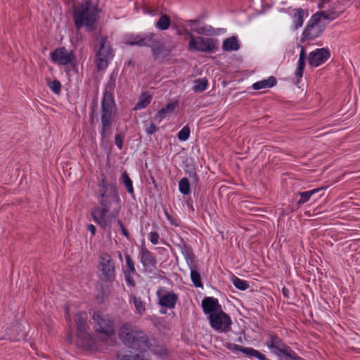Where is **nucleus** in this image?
<instances>
[{
	"label": "nucleus",
	"mask_w": 360,
	"mask_h": 360,
	"mask_svg": "<svg viewBox=\"0 0 360 360\" xmlns=\"http://www.w3.org/2000/svg\"><path fill=\"white\" fill-rule=\"evenodd\" d=\"M23 335H24V333L20 335L19 333H18V334L14 336H13L12 334L8 335V338L18 340L19 338L22 337Z\"/></svg>",
	"instance_id": "nucleus-55"
},
{
	"label": "nucleus",
	"mask_w": 360,
	"mask_h": 360,
	"mask_svg": "<svg viewBox=\"0 0 360 360\" xmlns=\"http://www.w3.org/2000/svg\"><path fill=\"white\" fill-rule=\"evenodd\" d=\"M172 28H174L175 30H176V34L179 36L183 35V34L188 35V33H190L186 29H185L184 30H181L179 29H178L177 26H172Z\"/></svg>",
	"instance_id": "nucleus-52"
},
{
	"label": "nucleus",
	"mask_w": 360,
	"mask_h": 360,
	"mask_svg": "<svg viewBox=\"0 0 360 360\" xmlns=\"http://www.w3.org/2000/svg\"><path fill=\"white\" fill-rule=\"evenodd\" d=\"M305 60L306 59L302 58H299L298 60L297 67L295 71V75L297 78L302 77L304 69L305 67Z\"/></svg>",
	"instance_id": "nucleus-38"
},
{
	"label": "nucleus",
	"mask_w": 360,
	"mask_h": 360,
	"mask_svg": "<svg viewBox=\"0 0 360 360\" xmlns=\"http://www.w3.org/2000/svg\"><path fill=\"white\" fill-rule=\"evenodd\" d=\"M93 320L96 331L108 337L114 333V321L108 315L96 311L94 313Z\"/></svg>",
	"instance_id": "nucleus-8"
},
{
	"label": "nucleus",
	"mask_w": 360,
	"mask_h": 360,
	"mask_svg": "<svg viewBox=\"0 0 360 360\" xmlns=\"http://www.w3.org/2000/svg\"><path fill=\"white\" fill-rule=\"evenodd\" d=\"M129 64L131 65L132 64V61L131 60L129 61Z\"/></svg>",
	"instance_id": "nucleus-64"
},
{
	"label": "nucleus",
	"mask_w": 360,
	"mask_h": 360,
	"mask_svg": "<svg viewBox=\"0 0 360 360\" xmlns=\"http://www.w3.org/2000/svg\"><path fill=\"white\" fill-rule=\"evenodd\" d=\"M340 5V1H336L335 3L333 4V5L330 6V8L328 9L337 11V8Z\"/></svg>",
	"instance_id": "nucleus-56"
},
{
	"label": "nucleus",
	"mask_w": 360,
	"mask_h": 360,
	"mask_svg": "<svg viewBox=\"0 0 360 360\" xmlns=\"http://www.w3.org/2000/svg\"><path fill=\"white\" fill-rule=\"evenodd\" d=\"M190 41L188 49L193 51L203 53H212L217 49L216 42L217 39L214 38L195 37L192 33H188Z\"/></svg>",
	"instance_id": "nucleus-6"
},
{
	"label": "nucleus",
	"mask_w": 360,
	"mask_h": 360,
	"mask_svg": "<svg viewBox=\"0 0 360 360\" xmlns=\"http://www.w3.org/2000/svg\"><path fill=\"white\" fill-rule=\"evenodd\" d=\"M331 0H321L318 4V8L319 9H323L326 8V5L328 4Z\"/></svg>",
	"instance_id": "nucleus-51"
},
{
	"label": "nucleus",
	"mask_w": 360,
	"mask_h": 360,
	"mask_svg": "<svg viewBox=\"0 0 360 360\" xmlns=\"http://www.w3.org/2000/svg\"><path fill=\"white\" fill-rule=\"evenodd\" d=\"M165 214H166V216H167V219L170 221V223H171L172 224H173V225H174V226H179V224H177V223L175 221L174 219L172 216H170V215L169 214V213H168V212H165Z\"/></svg>",
	"instance_id": "nucleus-54"
},
{
	"label": "nucleus",
	"mask_w": 360,
	"mask_h": 360,
	"mask_svg": "<svg viewBox=\"0 0 360 360\" xmlns=\"http://www.w3.org/2000/svg\"><path fill=\"white\" fill-rule=\"evenodd\" d=\"M330 57L328 48L316 49L309 54L308 61L311 66L318 67L324 63Z\"/></svg>",
	"instance_id": "nucleus-14"
},
{
	"label": "nucleus",
	"mask_w": 360,
	"mask_h": 360,
	"mask_svg": "<svg viewBox=\"0 0 360 360\" xmlns=\"http://www.w3.org/2000/svg\"><path fill=\"white\" fill-rule=\"evenodd\" d=\"M87 229L91 232L92 235L95 234L96 227L93 224L88 225Z\"/></svg>",
	"instance_id": "nucleus-57"
},
{
	"label": "nucleus",
	"mask_w": 360,
	"mask_h": 360,
	"mask_svg": "<svg viewBox=\"0 0 360 360\" xmlns=\"http://www.w3.org/2000/svg\"><path fill=\"white\" fill-rule=\"evenodd\" d=\"M232 282L236 288L241 290H245L250 287L249 283L246 281L242 280L237 276L232 278Z\"/></svg>",
	"instance_id": "nucleus-33"
},
{
	"label": "nucleus",
	"mask_w": 360,
	"mask_h": 360,
	"mask_svg": "<svg viewBox=\"0 0 360 360\" xmlns=\"http://www.w3.org/2000/svg\"><path fill=\"white\" fill-rule=\"evenodd\" d=\"M209 320L211 326L214 329L217 330H221L224 332L229 330L232 323L228 314L222 310H220L219 313L210 314Z\"/></svg>",
	"instance_id": "nucleus-11"
},
{
	"label": "nucleus",
	"mask_w": 360,
	"mask_h": 360,
	"mask_svg": "<svg viewBox=\"0 0 360 360\" xmlns=\"http://www.w3.org/2000/svg\"><path fill=\"white\" fill-rule=\"evenodd\" d=\"M124 136L122 134H116L115 137V143L116 146L119 148V149H122L123 148V139Z\"/></svg>",
	"instance_id": "nucleus-42"
},
{
	"label": "nucleus",
	"mask_w": 360,
	"mask_h": 360,
	"mask_svg": "<svg viewBox=\"0 0 360 360\" xmlns=\"http://www.w3.org/2000/svg\"><path fill=\"white\" fill-rule=\"evenodd\" d=\"M292 27L297 30L301 27L304 22V11L302 8H296L292 10Z\"/></svg>",
	"instance_id": "nucleus-20"
},
{
	"label": "nucleus",
	"mask_w": 360,
	"mask_h": 360,
	"mask_svg": "<svg viewBox=\"0 0 360 360\" xmlns=\"http://www.w3.org/2000/svg\"><path fill=\"white\" fill-rule=\"evenodd\" d=\"M194 32L198 33V34H205L208 35L213 32V28L211 26L207 27H200L193 30Z\"/></svg>",
	"instance_id": "nucleus-40"
},
{
	"label": "nucleus",
	"mask_w": 360,
	"mask_h": 360,
	"mask_svg": "<svg viewBox=\"0 0 360 360\" xmlns=\"http://www.w3.org/2000/svg\"><path fill=\"white\" fill-rule=\"evenodd\" d=\"M151 98L152 96L148 95L146 92H143L134 109L137 110L145 108L150 103Z\"/></svg>",
	"instance_id": "nucleus-28"
},
{
	"label": "nucleus",
	"mask_w": 360,
	"mask_h": 360,
	"mask_svg": "<svg viewBox=\"0 0 360 360\" xmlns=\"http://www.w3.org/2000/svg\"><path fill=\"white\" fill-rule=\"evenodd\" d=\"M119 335L124 344L128 347L136 350H145L148 347V339L147 335L131 325L125 324L122 326L120 330Z\"/></svg>",
	"instance_id": "nucleus-3"
},
{
	"label": "nucleus",
	"mask_w": 360,
	"mask_h": 360,
	"mask_svg": "<svg viewBox=\"0 0 360 360\" xmlns=\"http://www.w3.org/2000/svg\"><path fill=\"white\" fill-rule=\"evenodd\" d=\"M244 354H245L246 355H248L250 356H253V357H256L259 360H264V355L262 354L260 352L252 348V347H250V348H247L245 351H244Z\"/></svg>",
	"instance_id": "nucleus-35"
},
{
	"label": "nucleus",
	"mask_w": 360,
	"mask_h": 360,
	"mask_svg": "<svg viewBox=\"0 0 360 360\" xmlns=\"http://www.w3.org/2000/svg\"><path fill=\"white\" fill-rule=\"evenodd\" d=\"M190 136V128L188 126L184 127L178 133L177 136L180 141H186Z\"/></svg>",
	"instance_id": "nucleus-37"
},
{
	"label": "nucleus",
	"mask_w": 360,
	"mask_h": 360,
	"mask_svg": "<svg viewBox=\"0 0 360 360\" xmlns=\"http://www.w3.org/2000/svg\"><path fill=\"white\" fill-rule=\"evenodd\" d=\"M188 177L192 180L193 183H196L198 180V176L196 174L195 169L192 168L190 170H186Z\"/></svg>",
	"instance_id": "nucleus-43"
},
{
	"label": "nucleus",
	"mask_w": 360,
	"mask_h": 360,
	"mask_svg": "<svg viewBox=\"0 0 360 360\" xmlns=\"http://www.w3.org/2000/svg\"><path fill=\"white\" fill-rule=\"evenodd\" d=\"M51 58L55 63L61 65L72 64L75 61V56L72 51H68L65 46H60L53 51Z\"/></svg>",
	"instance_id": "nucleus-10"
},
{
	"label": "nucleus",
	"mask_w": 360,
	"mask_h": 360,
	"mask_svg": "<svg viewBox=\"0 0 360 360\" xmlns=\"http://www.w3.org/2000/svg\"><path fill=\"white\" fill-rule=\"evenodd\" d=\"M266 345L274 353L283 354L285 357L292 350L276 335H269Z\"/></svg>",
	"instance_id": "nucleus-13"
},
{
	"label": "nucleus",
	"mask_w": 360,
	"mask_h": 360,
	"mask_svg": "<svg viewBox=\"0 0 360 360\" xmlns=\"http://www.w3.org/2000/svg\"><path fill=\"white\" fill-rule=\"evenodd\" d=\"M181 250L184 256L187 263L189 264L193 262L194 259V255L192 252L191 248L188 246L186 243L184 241L181 242V245H180Z\"/></svg>",
	"instance_id": "nucleus-29"
},
{
	"label": "nucleus",
	"mask_w": 360,
	"mask_h": 360,
	"mask_svg": "<svg viewBox=\"0 0 360 360\" xmlns=\"http://www.w3.org/2000/svg\"><path fill=\"white\" fill-rule=\"evenodd\" d=\"M132 273L124 272L125 280L128 285L131 286H135V281L131 276Z\"/></svg>",
	"instance_id": "nucleus-45"
},
{
	"label": "nucleus",
	"mask_w": 360,
	"mask_h": 360,
	"mask_svg": "<svg viewBox=\"0 0 360 360\" xmlns=\"http://www.w3.org/2000/svg\"><path fill=\"white\" fill-rule=\"evenodd\" d=\"M115 86V79L111 76L110 77L109 82L106 84V88L112 89Z\"/></svg>",
	"instance_id": "nucleus-50"
},
{
	"label": "nucleus",
	"mask_w": 360,
	"mask_h": 360,
	"mask_svg": "<svg viewBox=\"0 0 360 360\" xmlns=\"http://www.w3.org/2000/svg\"><path fill=\"white\" fill-rule=\"evenodd\" d=\"M99 259L103 279L109 282L113 281L115 278V263L111 257L107 253H103Z\"/></svg>",
	"instance_id": "nucleus-12"
},
{
	"label": "nucleus",
	"mask_w": 360,
	"mask_h": 360,
	"mask_svg": "<svg viewBox=\"0 0 360 360\" xmlns=\"http://www.w3.org/2000/svg\"><path fill=\"white\" fill-rule=\"evenodd\" d=\"M87 314L81 311L75 315V322L77 327V344L79 347L84 349H90L93 347L94 341L91 335L88 333L87 329Z\"/></svg>",
	"instance_id": "nucleus-5"
},
{
	"label": "nucleus",
	"mask_w": 360,
	"mask_h": 360,
	"mask_svg": "<svg viewBox=\"0 0 360 360\" xmlns=\"http://www.w3.org/2000/svg\"><path fill=\"white\" fill-rule=\"evenodd\" d=\"M139 39H141V34H133V35H131L129 37V38L127 39V41H126V44L131 46H139Z\"/></svg>",
	"instance_id": "nucleus-39"
},
{
	"label": "nucleus",
	"mask_w": 360,
	"mask_h": 360,
	"mask_svg": "<svg viewBox=\"0 0 360 360\" xmlns=\"http://www.w3.org/2000/svg\"><path fill=\"white\" fill-rule=\"evenodd\" d=\"M158 130V127L151 123L150 125L147 128L146 131L148 134H153Z\"/></svg>",
	"instance_id": "nucleus-49"
},
{
	"label": "nucleus",
	"mask_w": 360,
	"mask_h": 360,
	"mask_svg": "<svg viewBox=\"0 0 360 360\" xmlns=\"http://www.w3.org/2000/svg\"><path fill=\"white\" fill-rule=\"evenodd\" d=\"M208 85V82L206 79H197L195 80V84L192 90H205Z\"/></svg>",
	"instance_id": "nucleus-34"
},
{
	"label": "nucleus",
	"mask_w": 360,
	"mask_h": 360,
	"mask_svg": "<svg viewBox=\"0 0 360 360\" xmlns=\"http://www.w3.org/2000/svg\"><path fill=\"white\" fill-rule=\"evenodd\" d=\"M321 190H323V188H315V189H313L311 191L299 192L298 195H300V198L297 201V205H303V204L306 203L307 202H308L309 200V199L311 198V197L313 195L319 193Z\"/></svg>",
	"instance_id": "nucleus-26"
},
{
	"label": "nucleus",
	"mask_w": 360,
	"mask_h": 360,
	"mask_svg": "<svg viewBox=\"0 0 360 360\" xmlns=\"http://www.w3.org/2000/svg\"><path fill=\"white\" fill-rule=\"evenodd\" d=\"M99 204L91 213L94 220L101 227L111 230L113 220H115L120 210V198L115 183H108L102 179L99 183Z\"/></svg>",
	"instance_id": "nucleus-1"
},
{
	"label": "nucleus",
	"mask_w": 360,
	"mask_h": 360,
	"mask_svg": "<svg viewBox=\"0 0 360 360\" xmlns=\"http://www.w3.org/2000/svg\"><path fill=\"white\" fill-rule=\"evenodd\" d=\"M287 292H288V290H287L286 288H283V295H284L285 297H287V296H288Z\"/></svg>",
	"instance_id": "nucleus-61"
},
{
	"label": "nucleus",
	"mask_w": 360,
	"mask_h": 360,
	"mask_svg": "<svg viewBox=\"0 0 360 360\" xmlns=\"http://www.w3.org/2000/svg\"><path fill=\"white\" fill-rule=\"evenodd\" d=\"M117 221V224L120 226V229H121V231H122V234L127 237V238H129V231L125 229V227L124 226L121 220L120 219H115V220H113V221Z\"/></svg>",
	"instance_id": "nucleus-47"
},
{
	"label": "nucleus",
	"mask_w": 360,
	"mask_h": 360,
	"mask_svg": "<svg viewBox=\"0 0 360 360\" xmlns=\"http://www.w3.org/2000/svg\"><path fill=\"white\" fill-rule=\"evenodd\" d=\"M118 257H119L120 260L122 261V255L120 252H118Z\"/></svg>",
	"instance_id": "nucleus-62"
},
{
	"label": "nucleus",
	"mask_w": 360,
	"mask_h": 360,
	"mask_svg": "<svg viewBox=\"0 0 360 360\" xmlns=\"http://www.w3.org/2000/svg\"><path fill=\"white\" fill-rule=\"evenodd\" d=\"M122 360H143L140 358L139 354H136L134 355H124Z\"/></svg>",
	"instance_id": "nucleus-48"
},
{
	"label": "nucleus",
	"mask_w": 360,
	"mask_h": 360,
	"mask_svg": "<svg viewBox=\"0 0 360 360\" xmlns=\"http://www.w3.org/2000/svg\"><path fill=\"white\" fill-rule=\"evenodd\" d=\"M202 307L205 314H214V311L220 307L217 299L212 297H207L202 301Z\"/></svg>",
	"instance_id": "nucleus-18"
},
{
	"label": "nucleus",
	"mask_w": 360,
	"mask_h": 360,
	"mask_svg": "<svg viewBox=\"0 0 360 360\" xmlns=\"http://www.w3.org/2000/svg\"><path fill=\"white\" fill-rule=\"evenodd\" d=\"M276 83V78L274 76H270L266 79H263L254 83L252 86L255 90H259L261 89L271 88L274 86Z\"/></svg>",
	"instance_id": "nucleus-24"
},
{
	"label": "nucleus",
	"mask_w": 360,
	"mask_h": 360,
	"mask_svg": "<svg viewBox=\"0 0 360 360\" xmlns=\"http://www.w3.org/2000/svg\"><path fill=\"white\" fill-rule=\"evenodd\" d=\"M300 47H301V50H300L299 58L306 59V58H307V53H306L305 49L302 46H300Z\"/></svg>",
	"instance_id": "nucleus-53"
},
{
	"label": "nucleus",
	"mask_w": 360,
	"mask_h": 360,
	"mask_svg": "<svg viewBox=\"0 0 360 360\" xmlns=\"http://www.w3.org/2000/svg\"><path fill=\"white\" fill-rule=\"evenodd\" d=\"M99 12L100 10L96 6H93L91 0H87L78 7H75L72 18L77 30L86 27L89 31L95 30Z\"/></svg>",
	"instance_id": "nucleus-2"
},
{
	"label": "nucleus",
	"mask_w": 360,
	"mask_h": 360,
	"mask_svg": "<svg viewBox=\"0 0 360 360\" xmlns=\"http://www.w3.org/2000/svg\"><path fill=\"white\" fill-rule=\"evenodd\" d=\"M101 135L102 138L110 135V128L115 120L116 108L114 98L111 91H104L101 104Z\"/></svg>",
	"instance_id": "nucleus-4"
},
{
	"label": "nucleus",
	"mask_w": 360,
	"mask_h": 360,
	"mask_svg": "<svg viewBox=\"0 0 360 360\" xmlns=\"http://www.w3.org/2000/svg\"><path fill=\"white\" fill-rule=\"evenodd\" d=\"M140 258L143 266L146 268L153 267L156 264V259L153 257V253L146 248H141Z\"/></svg>",
	"instance_id": "nucleus-19"
},
{
	"label": "nucleus",
	"mask_w": 360,
	"mask_h": 360,
	"mask_svg": "<svg viewBox=\"0 0 360 360\" xmlns=\"http://www.w3.org/2000/svg\"><path fill=\"white\" fill-rule=\"evenodd\" d=\"M190 269H191V278L193 285L195 287L202 288L203 286L202 283L201 281V276L198 271L196 270L194 265H191L189 264Z\"/></svg>",
	"instance_id": "nucleus-30"
},
{
	"label": "nucleus",
	"mask_w": 360,
	"mask_h": 360,
	"mask_svg": "<svg viewBox=\"0 0 360 360\" xmlns=\"http://www.w3.org/2000/svg\"><path fill=\"white\" fill-rule=\"evenodd\" d=\"M342 11H334L331 9H326L321 11H317L311 15L312 18H316V21L320 23H323L322 20H328L332 21L338 18L342 13Z\"/></svg>",
	"instance_id": "nucleus-16"
},
{
	"label": "nucleus",
	"mask_w": 360,
	"mask_h": 360,
	"mask_svg": "<svg viewBox=\"0 0 360 360\" xmlns=\"http://www.w3.org/2000/svg\"><path fill=\"white\" fill-rule=\"evenodd\" d=\"M179 191L183 195H188L191 193L190 182L188 178H182L179 182Z\"/></svg>",
	"instance_id": "nucleus-32"
},
{
	"label": "nucleus",
	"mask_w": 360,
	"mask_h": 360,
	"mask_svg": "<svg viewBox=\"0 0 360 360\" xmlns=\"http://www.w3.org/2000/svg\"><path fill=\"white\" fill-rule=\"evenodd\" d=\"M122 180L123 184L125 186V188H127V192L131 194L132 196L134 195V191L132 184V181L131 180L129 176L127 173V172H124L122 174Z\"/></svg>",
	"instance_id": "nucleus-31"
},
{
	"label": "nucleus",
	"mask_w": 360,
	"mask_h": 360,
	"mask_svg": "<svg viewBox=\"0 0 360 360\" xmlns=\"http://www.w3.org/2000/svg\"><path fill=\"white\" fill-rule=\"evenodd\" d=\"M179 102L177 101L168 103L165 107L160 110L155 115L157 118L160 120L165 119L167 115H171L178 107Z\"/></svg>",
	"instance_id": "nucleus-21"
},
{
	"label": "nucleus",
	"mask_w": 360,
	"mask_h": 360,
	"mask_svg": "<svg viewBox=\"0 0 360 360\" xmlns=\"http://www.w3.org/2000/svg\"><path fill=\"white\" fill-rule=\"evenodd\" d=\"M326 27V25L325 23H320L319 21H316V18L311 17L302 33L300 42L304 43L307 41L314 40L320 37L323 34Z\"/></svg>",
	"instance_id": "nucleus-9"
},
{
	"label": "nucleus",
	"mask_w": 360,
	"mask_h": 360,
	"mask_svg": "<svg viewBox=\"0 0 360 360\" xmlns=\"http://www.w3.org/2000/svg\"><path fill=\"white\" fill-rule=\"evenodd\" d=\"M151 52L154 60H157L160 58L168 57L172 52V49L167 47L165 43L158 37L156 42L154 43L151 48Z\"/></svg>",
	"instance_id": "nucleus-15"
},
{
	"label": "nucleus",
	"mask_w": 360,
	"mask_h": 360,
	"mask_svg": "<svg viewBox=\"0 0 360 360\" xmlns=\"http://www.w3.org/2000/svg\"><path fill=\"white\" fill-rule=\"evenodd\" d=\"M99 49L96 53V64L98 70L105 69L108 61L113 58V51L106 37H101L99 39Z\"/></svg>",
	"instance_id": "nucleus-7"
},
{
	"label": "nucleus",
	"mask_w": 360,
	"mask_h": 360,
	"mask_svg": "<svg viewBox=\"0 0 360 360\" xmlns=\"http://www.w3.org/2000/svg\"><path fill=\"white\" fill-rule=\"evenodd\" d=\"M227 348L229 349H230V350L240 351V352H242L244 354V351L248 347H242L240 345H236V344H233V343H229V344H228Z\"/></svg>",
	"instance_id": "nucleus-44"
},
{
	"label": "nucleus",
	"mask_w": 360,
	"mask_h": 360,
	"mask_svg": "<svg viewBox=\"0 0 360 360\" xmlns=\"http://www.w3.org/2000/svg\"><path fill=\"white\" fill-rule=\"evenodd\" d=\"M159 238H160L159 234L157 232H150L149 233V240L154 245H156L158 243Z\"/></svg>",
	"instance_id": "nucleus-46"
},
{
	"label": "nucleus",
	"mask_w": 360,
	"mask_h": 360,
	"mask_svg": "<svg viewBox=\"0 0 360 360\" xmlns=\"http://www.w3.org/2000/svg\"><path fill=\"white\" fill-rule=\"evenodd\" d=\"M19 328L20 326L18 325L13 326V328L11 329L12 333L14 331H17L19 329Z\"/></svg>",
	"instance_id": "nucleus-60"
},
{
	"label": "nucleus",
	"mask_w": 360,
	"mask_h": 360,
	"mask_svg": "<svg viewBox=\"0 0 360 360\" xmlns=\"http://www.w3.org/2000/svg\"><path fill=\"white\" fill-rule=\"evenodd\" d=\"M159 297V304L167 309H174L178 300V296L174 292H167L160 295L158 294Z\"/></svg>",
	"instance_id": "nucleus-17"
},
{
	"label": "nucleus",
	"mask_w": 360,
	"mask_h": 360,
	"mask_svg": "<svg viewBox=\"0 0 360 360\" xmlns=\"http://www.w3.org/2000/svg\"><path fill=\"white\" fill-rule=\"evenodd\" d=\"M129 302L134 304L139 314L141 315L145 312V303L141 300V297H136L134 295H131L129 297Z\"/></svg>",
	"instance_id": "nucleus-27"
},
{
	"label": "nucleus",
	"mask_w": 360,
	"mask_h": 360,
	"mask_svg": "<svg viewBox=\"0 0 360 360\" xmlns=\"http://www.w3.org/2000/svg\"><path fill=\"white\" fill-rule=\"evenodd\" d=\"M172 22L170 17L167 15L162 13L155 22V27L161 31L167 30L171 26Z\"/></svg>",
	"instance_id": "nucleus-25"
},
{
	"label": "nucleus",
	"mask_w": 360,
	"mask_h": 360,
	"mask_svg": "<svg viewBox=\"0 0 360 360\" xmlns=\"http://www.w3.org/2000/svg\"><path fill=\"white\" fill-rule=\"evenodd\" d=\"M65 314H66V317H65L66 320L68 323H70L71 321V320H70V315L68 307H66V308H65Z\"/></svg>",
	"instance_id": "nucleus-58"
},
{
	"label": "nucleus",
	"mask_w": 360,
	"mask_h": 360,
	"mask_svg": "<svg viewBox=\"0 0 360 360\" xmlns=\"http://www.w3.org/2000/svg\"><path fill=\"white\" fill-rule=\"evenodd\" d=\"M158 34L154 32L144 34L141 35V39H139V41L138 42L139 46H146L150 47L151 49L154 43L156 42V39H158Z\"/></svg>",
	"instance_id": "nucleus-22"
},
{
	"label": "nucleus",
	"mask_w": 360,
	"mask_h": 360,
	"mask_svg": "<svg viewBox=\"0 0 360 360\" xmlns=\"http://www.w3.org/2000/svg\"><path fill=\"white\" fill-rule=\"evenodd\" d=\"M125 259H126L127 269L124 270V272L135 274L136 269H135L134 263L132 259L130 257V256L128 254L125 255Z\"/></svg>",
	"instance_id": "nucleus-36"
},
{
	"label": "nucleus",
	"mask_w": 360,
	"mask_h": 360,
	"mask_svg": "<svg viewBox=\"0 0 360 360\" xmlns=\"http://www.w3.org/2000/svg\"><path fill=\"white\" fill-rule=\"evenodd\" d=\"M56 94H59L60 91H54Z\"/></svg>",
	"instance_id": "nucleus-63"
},
{
	"label": "nucleus",
	"mask_w": 360,
	"mask_h": 360,
	"mask_svg": "<svg viewBox=\"0 0 360 360\" xmlns=\"http://www.w3.org/2000/svg\"><path fill=\"white\" fill-rule=\"evenodd\" d=\"M47 84L49 87L51 89V90H60L61 84L57 79L51 81L50 79H48Z\"/></svg>",
	"instance_id": "nucleus-41"
},
{
	"label": "nucleus",
	"mask_w": 360,
	"mask_h": 360,
	"mask_svg": "<svg viewBox=\"0 0 360 360\" xmlns=\"http://www.w3.org/2000/svg\"><path fill=\"white\" fill-rule=\"evenodd\" d=\"M222 49L226 51H238L240 49V44L237 37L232 36L224 39Z\"/></svg>",
	"instance_id": "nucleus-23"
},
{
	"label": "nucleus",
	"mask_w": 360,
	"mask_h": 360,
	"mask_svg": "<svg viewBox=\"0 0 360 360\" xmlns=\"http://www.w3.org/2000/svg\"><path fill=\"white\" fill-rule=\"evenodd\" d=\"M187 24L190 25H195L199 22V20L198 19H193V20H188L186 21Z\"/></svg>",
	"instance_id": "nucleus-59"
}]
</instances>
